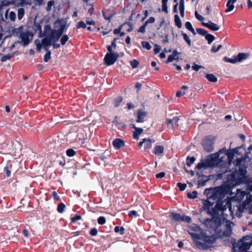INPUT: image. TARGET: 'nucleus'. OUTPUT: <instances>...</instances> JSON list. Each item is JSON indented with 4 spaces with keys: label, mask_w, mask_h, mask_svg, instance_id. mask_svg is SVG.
Masks as SVG:
<instances>
[{
    "label": "nucleus",
    "mask_w": 252,
    "mask_h": 252,
    "mask_svg": "<svg viewBox=\"0 0 252 252\" xmlns=\"http://www.w3.org/2000/svg\"><path fill=\"white\" fill-rule=\"evenodd\" d=\"M144 142L145 150H147L152 147V144L155 142V140L149 138H144Z\"/></svg>",
    "instance_id": "4be33fe9"
},
{
    "label": "nucleus",
    "mask_w": 252,
    "mask_h": 252,
    "mask_svg": "<svg viewBox=\"0 0 252 252\" xmlns=\"http://www.w3.org/2000/svg\"><path fill=\"white\" fill-rule=\"evenodd\" d=\"M249 56V54L247 53H240L237 56H236L237 62H241L243 61L248 59Z\"/></svg>",
    "instance_id": "aec40b11"
},
{
    "label": "nucleus",
    "mask_w": 252,
    "mask_h": 252,
    "mask_svg": "<svg viewBox=\"0 0 252 252\" xmlns=\"http://www.w3.org/2000/svg\"><path fill=\"white\" fill-rule=\"evenodd\" d=\"M177 186L181 191L184 190L186 189V188L187 187L186 184H182L181 183H178L177 184Z\"/></svg>",
    "instance_id": "09e8293b"
},
{
    "label": "nucleus",
    "mask_w": 252,
    "mask_h": 252,
    "mask_svg": "<svg viewBox=\"0 0 252 252\" xmlns=\"http://www.w3.org/2000/svg\"><path fill=\"white\" fill-rule=\"evenodd\" d=\"M8 10H7L5 13V18L8 20V18L11 21H14L16 19V14L13 11H10L9 15L8 14Z\"/></svg>",
    "instance_id": "393cba45"
},
{
    "label": "nucleus",
    "mask_w": 252,
    "mask_h": 252,
    "mask_svg": "<svg viewBox=\"0 0 252 252\" xmlns=\"http://www.w3.org/2000/svg\"><path fill=\"white\" fill-rule=\"evenodd\" d=\"M66 153L68 157H72L75 154V152L73 149H69L66 151Z\"/></svg>",
    "instance_id": "8fccbe9b"
},
{
    "label": "nucleus",
    "mask_w": 252,
    "mask_h": 252,
    "mask_svg": "<svg viewBox=\"0 0 252 252\" xmlns=\"http://www.w3.org/2000/svg\"><path fill=\"white\" fill-rule=\"evenodd\" d=\"M77 27V28H86V25L84 22L80 21L78 23Z\"/></svg>",
    "instance_id": "4d7b16f0"
},
{
    "label": "nucleus",
    "mask_w": 252,
    "mask_h": 252,
    "mask_svg": "<svg viewBox=\"0 0 252 252\" xmlns=\"http://www.w3.org/2000/svg\"><path fill=\"white\" fill-rule=\"evenodd\" d=\"M141 44L142 47L144 48H145L147 50H150L152 48L151 46L150 45V43L147 41H142L141 42Z\"/></svg>",
    "instance_id": "79ce46f5"
},
{
    "label": "nucleus",
    "mask_w": 252,
    "mask_h": 252,
    "mask_svg": "<svg viewBox=\"0 0 252 252\" xmlns=\"http://www.w3.org/2000/svg\"><path fill=\"white\" fill-rule=\"evenodd\" d=\"M223 225L225 227V230L223 231L222 235L224 237H229L232 233V227L234 225L233 222L226 220L224 221Z\"/></svg>",
    "instance_id": "ddd939ff"
},
{
    "label": "nucleus",
    "mask_w": 252,
    "mask_h": 252,
    "mask_svg": "<svg viewBox=\"0 0 252 252\" xmlns=\"http://www.w3.org/2000/svg\"><path fill=\"white\" fill-rule=\"evenodd\" d=\"M209 199L217 200V202L222 199L226 195V192L224 188L218 187L215 188L206 189L204 191Z\"/></svg>",
    "instance_id": "7ed1b4c3"
},
{
    "label": "nucleus",
    "mask_w": 252,
    "mask_h": 252,
    "mask_svg": "<svg viewBox=\"0 0 252 252\" xmlns=\"http://www.w3.org/2000/svg\"><path fill=\"white\" fill-rule=\"evenodd\" d=\"M126 26L128 27V28L126 29V31L127 32H130L132 31L133 26L131 23H125L122 26V27H125Z\"/></svg>",
    "instance_id": "c03bdc74"
},
{
    "label": "nucleus",
    "mask_w": 252,
    "mask_h": 252,
    "mask_svg": "<svg viewBox=\"0 0 252 252\" xmlns=\"http://www.w3.org/2000/svg\"><path fill=\"white\" fill-rule=\"evenodd\" d=\"M195 16L196 18L200 21H202L204 19V17L199 15L196 11L195 12Z\"/></svg>",
    "instance_id": "6e6d98bb"
},
{
    "label": "nucleus",
    "mask_w": 252,
    "mask_h": 252,
    "mask_svg": "<svg viewBox=\"0 0 252 252\" xmlns=\"http://www.w3.org/2000/svg\"><path fill=\"white\" fill-rule=\"evenodd\" d=\"M55 29L52 30L51 26L46 25L44 28V38L41 40V44L36 43L38 48H43L47 51V47L52 45L54 48L57 49L60 47V44L56 43L63 33V20L59 19L54 22ZM36 43V41H35Z\"/></svg>",
    "instance_id": "f257e3e1"
},
{
    "label": "nucleus",
    "mask_w": 252,
    "mask_h": 252,
    "mask_svg": "<svg viewBox=\"0 0 252 252\" xmlns=\"http://www.w3.org/2000/svg\"><path fill=\"white\" fill-rule=\"evenodd\" d=\"M119 57L118 53H108L104 57V61L107 65L113 64L117 60Z\"/></svg>",
    "instance_id": "9b49d317"
},
{
    "label": "nucleus",
    "mask_w": 252,
    "mask_h": 252,
    "mask_svg": "<svg viewBox=\"0 0 252 252\" xmlns=\"http://www.w3.org/2000/svg\"><path fill=\"white\" fill-rule=\"evenodd\" d=\"M164 147L163 146L158 145L154 148L153 153L157 156H159L163 153Z\"/></svg>",
    "instance_id": "5701e85b"
},
{
    "label": "nucleus",
    "mask_w": 252,
    "mask_h": 252,
    "mask_svg": "<svg viewBox=\"0 0 252 252\" xmlns=\"http://www.w3.org/2000/svg\"><path fill=\"white\" fill-rule=\"evenodd\" d=\"M195 160V158L194 157H188L187 158L186 165L188 166H191V164H192L194 163Z\"/></svg>",
    "instance_id": "f704fd0d"
},
{
    "label": "nucleus",
    "mask_w": 252,
    "mask_h": 252,
    "mask_svg": "<svg viewBox=\"0 0 252 252\" xmlns=\"http://www.w3.org/2000/svg\"><path fill=\"white\" fill-rule=\"evenodd\" d=\"M199 240V239H193L195 246L198 249L206 250H208L210 247V246L209 245V244H208L206 243H204L199 242L198 241Z\"/></svg>",
    "instance_id": "dca6fc26"
},
{
    "label": "nucleus",
    "mask_w": 252,
    "mask_h": 252,
    "mask_svg": "<svg viewBox=\"0 0 252 252\" xmlns=\"http://www.w3.org/2000/svg\"><path fill=\"white\" fill-rule=\"evenodd\" d=\"M33 29L36 31H39V36L40 37H44V32L42 33L41 26L39 23H34L33 24Z\"/></svg>",
    "instance_id": "a878e982"
},
{
    "label": "nucleus",
    "mask_w": 252,
    "mask_h": 252,
    "mask_svg": "<svg viewBox=\"0 0 252 252\" xmlns=\"http://www.w3.org/2000/svg\"><path fill=\"white\" fill-rule=\"evenodd\" d=\"M81 219V216L80 215H75L71 218L72 222H75L77 220H80Z\"/></svg>",
    "instance_id": "3c124183"
},
{
    "label": "nucleus",
    "mask_w": 252,
    "mask_h": 252,
    "mask_svg": "<svg viewBox=\"0 0 252 252\" xmlns=\"http://www.w3.org/2000/svg\"><path fill=\"white\" fill-rule=\"evenodd\" d=\"M57 210L59 213L63 212V203H60L58 206Z\"/></svg>",
    "instance_id": "69168bd1"
},
{
    "label": "nucleus",
    "mask_w": 252,
    "mask_h": 252,
    "mask_svg": "<svg viewBox=\"0 0 252 252\" xmlns=\"http://www.w3.org/2000/svg\"><path fill=\"white\" fill-rule=\"evenodd\" d=\"M170 216L172 219L176 221H182L183 216H181L179 214L171 213Z\"/></svg>",
    "instance_id": "cd10ccee"
},
{
    "label": "nucleus",
    "mask_w": 252,
    "mask_h": 252,
    "mask_svg": "<svg viewBox=\"0 0 252 252\" xmlns=\"http://www.w3.org/2000/svg\"><path fill=\"white\" fill-rule=\"evenodd\" d=\"M117 38H115L114 40L112 42V44L110 46H108L107 47V50L109 52V53H114L112 51V48H115L116 46V41Z\"/></svg>",
    "instance_id": "58836bf2"
},
{
    "label": "nucleus",
    "mask_w": 252,
    "mask_h": 252,
    "mask_svg": "<svg viewBox=\"0 0 252 252\" xmlns=\"http://www.w3.org/2000/svg\"><path fill=\"white\" fill-rule=\"evenodd\" d=\"M243 242L239 247V252H247V251L252 246V238L249 236L243 237Z\"/></svg>",
    "instance_id": "6e6552de"
},
{
    "label": "nucleus",
    "mask_w": 252,
    "mask_h": 252,
    "mask_svg": "<svg viewBox=\"0 0 252 252\" xmlns=\"http://www.w3.org/2000/svg\"><path fill=\"white\" fill-rule=\"evenodd\" d=\"M181 34L182 35L184 39L186 41L189 46H191V40L189 36L185 33L182 32Z\"/></svg>",
    "instance_id": "72a5a7b5"
},
{
    "label": "nucleus",
    "mask_w": 252,
    "mask_h": 252,
    "mask_svg": "<svg viewBox=\"0 0 252 252\" xmlns=\"http://www.w3.org/2000/svg\"><path fill=\"white\" fill-rule=\"evenodd\" d=\"M179 120V118L178 117H174L173 119H167L166 124L167 125L171 124L173 127H175L178 126V122Z\"/></svg>",
    "instance_id": "b1692460"
},
{
    "label": "nucleus",
    "mask_w": 252,
    "mask_h": 252,
    "mask_svg": "<svg viewBox=\"0 0 252 252\" xmlns=\"http://www.w3.org/2000/svg\"><path fill=\"white\" fill-rule=\"evenodd\" d=\"M244 152H245L244 145L232 149L230 152L227 154L228 158V164H231V160L235 155H242Z\"/></svg>",
    "instance_id": "9d476101"
},
{
    "label": "nucleus",
    "mask_w": 252,
    "mask_h": 252,
    "mask_svg": "<svg viewBox=\"0 0 252 252\" xmlns=\"http://www.w3.org/2000/svg\"><path fill=\"white\" fill-rule=\"evenodd\" d=\"M52 195L55 200H59L60 199V197L56 191H53L52 193Z\"/></svg>",
    "instance_id": "052dcab7"
},
{
    "label": "nucleus",
    "mask_w": 252,
    "mask_h": 252,
    "mask_svg": "<svg viewBox=\"0 0 252 252\" xmlns=\"http://www.w3.org/2000/svg\"><path fill=\"white\" fill-rule=\"evenodd\" d=\"M174 18L176 26L179 28H181L182 24L179 16L176 14L174 16Z\"/></svg>",
    "instance_id": "473e14b6"
},
{
    "label": "nucleus",
    "mask_w": 252,
    "mask_h": 252,
    "mask_svg": "<svg viewBox=\"0 0 252 252\" xmlns=\"http://www.w3.org/2000/svg\"><path fill=\"white\" fill-rule=\"evenodd\" d=\"M206 78L208 80V81L212 82H216L218 80L217 78L213 74H206Z\"/></svg>",
    "instance_id": "c85d7f7f"
},
{
    "label": "nucleus",
    "mask_w": 252,
    "mask_h": 252,
    "mask_svg": "<svg viewBox=\"0 0 252 252\" xmlns=\"http://www.w3.org/2000/svg\"><path fill=\"white\" fill-rule=\"evenodd\" d=\"M205 39L208 41L209 44H211L215 39V36L208 33L205 36Z\"/></svg>",
    "instance_id": "e433bc0d"
},
{
    "label": "nucleus",
    "mask_w": 252,
    "mask_h": 252,
    "mask_svg": "<svg viewBox=\"0 0 252 252\" xmlns=\"http://www.w3.org/2000/svg\"><path fill=\"white\" fill-rule=\"evenodd\" d=\"M113 145L115 148L119 149L124 146L125 143L122 139L117 138L113 141Z\"/></svg>",
    "instance_id": "a211bd4d"
},
{
    "label": "nucleus",
    "mask_w": 252,
    "mask_h": 252,
    "mask_svg": "<svg viewBox=\"0 0 252 252\" xmlns=\"http://www.w3.org/2000/svg\"><path fill=\"white\" fill-rule=\"evenodd\" d=\"M223 60L227 63H237L236 60V56H233V58L230 59L227 57H224L223 58Z\"/></svg>",
    "instance_id": "c756f323"
},
{
    "label": "nucleus",
    "mask_w": 252,
    "mask_h": 252,
    "mask_svg": "<svg viewBox=\"0 0 252 252\" xmlns=\"http://www.w3.org/2000/svg\"><path fill=\"white\" fill-rule=\"evenodd\" d=\"M12 168V165L10 164L9 165H6L4 168V171L6 173V176L9 177L11 175V171L10 169Z\"/></svg>",
    "instance_id": "4c0bfd02"
},
{
    "label": "nucleus",
    "mask_w": 252,
    "mask_h": 252,
    "mask_svg": "<svg viewBox=\"0 0 252 252\" xmlns=\"http://www.w3.org/2000/svg\"><path fill=\"white\" fill-rule=\"evenodd\" d=\"M241 205L244 207L242 212L244 211V209H245L249 214H252V204L244 203L243 204H241Z\"/></svg>",
    "instance_id": "bb28decb"
},
{
    "label": "nucleus",
    "mask_w": 252,
    "mask_h": 252,
    "mask_svg": "<svg viewBox=\"0 0 252 252\" xmlns=\"http://www.w3.org/2000/svg\"><path fill=\"white\" fill-rule=\"evenodd\" d=\"M97 234V230L95 228H92L90 231V234L92 236H96Z\"/></svg>",
    "instance_id": "e2e57ef3"
},
{
    "label": "nucleus",
    "mask_w": 252,
    "mask_h": 252,
    "mask_svg": "<svg viewBox=\"0 0 252 252\" xmlns=\"http://www.w3.org/2000/svg\"><path fill=\"white\" fill-rule=\"evenodd\" d=\"M222 47L221 45H219L218 47H216L215 46H213L211 48V51L213 53H216L218 52L220 49H221Z\"/></svg>",
    "instance_id": "5fc2aeb1"
},
{
    "label": "nucleus",
    "mask_w": 252,
    "mask_h": 252,
    "mask_svg": "<svg viewBox=\"0 0 252 252\" xmlns=\"http://www.w3.org/2000/svg\"><path fill=\"white\" fill-rule=\"evenodd\" d=\"M212 200L207 199L204 200L203 202L202 208L203 210L207 212L209 215L214 216L218 214V205H214L215 202L211 201Z\"/></svg>",
    "instance_id": "423d86ee"
},
{
    "label": "nucleus",
    "mask_w": 252,
    "mask_h": 252,
    "mask_svg": "<svg viewBox=\"0 0 252 252\" xmlns=\"http://www.w3.org/2000/svg\"><path fill=\"white\" fill-rule=\"evenodd\" d=\"M245 196H246L247 199H249V202L252 201V195L249 194V193L246 192L245 191L237 189V192L234 196V199L236 201V202L233 201L232 202L233 204H237V203L241 204L240 202L243 200Z\"/></svg>",
    "instance_id": "0eeeda50"
},
{
    "label": "nucleus",
    "mask_w": 252,
    "mask_h": 252,
    "mask_svg": "<svg viewBox=\"0 0 252 252\" xmlns=\"http://www.w3.org/2000/svg\"><path fill=\"white\" fill-rule=\"evenodd\" d=\"M55 2L54 0H50L47 2V6L46 7V10L47 12L51 11L52 7L54 5Z\"/></svg>",
    "instance_id": "ea45409f"
},
{
    "label": "nucleus",
    "mask_w": 252,
    "mask_h": 252,
    "mask_svg": "<svg viewBox=\"0 0 252 252\" xmlns=\"http://www.w3.org/2000/svg\"><path fill=\"white\" fill-rule=\"evenodd\" d=\"M237 0H228L226 3L227 8L225 10V12L228 13L231 11L234 8V3Z\"/></svg>",
    "instance_id": "412c9836"
},
{
    "label": "nucleus",
    "mask_w": 252,
    "mask_h": 252,
    "mask_svg": "<svg viewBox=\"0 0 252 252\" xmlns=\"http://www.w3.org/2000/svg\"><path fill=\"white\" fill-rule=\"evenodd\" d=\"M182 221H186L187 222H190L191 221V218L189 217H182Z\"/></svg>",
    "instance_id": "338daca9"
},
{
    "label": "nucleus",
    "mask_w": 252,
    "mask_h": 252,
    "mask_svg": "<svg viewBox=\"0 0 252 252\" xmlns=\"http://www.w3.org/2000/svg\"><path fill=\"white\" fill-rule=\"evenodd\" d=\"M122 101V98L121 97H119L117 98L116 100L115 101V106L118 107L120 103H121Z\"/></svg>",
    "instance_id": "774afa93"
},
{
    "label": "nucleus",
    "mask_w": 252,
    "mask_h": 252,
    "mask_svg": "<svg viewBox=\"0 0 252 252\" xmlns=\"http://www.w3.org/2000/svg\"><path fill=\"white\" fill-rule=\"evenodd\" d=\"M11 57L12 56L11 55H4L1 58V61L2 62H4L7 60H10L11 58Z\"/></svg>",
    "instance_id": "864d4df0"
},
{
    "label": "nucleus",
    "mask_w": 252,
    "mask_h": 252,
    "mask_svg": "<svg viewBox=\"0 0 252 252\" xmlns=\"http://www.w3.org/2000/svg\"><path fill=\"white\" fill-rule=\"evenodd\" d=\"M192 239H200L209 245L214 244L216 241L217 238L214 235H207L205 232L201 231L200 233H190Z\"/></svg>",
    "instance_id": "39448f33"
},
{
    "label": "nucleus",
    "mask_w": 252,
    "mask_h": 252,
    "mask_svg": "<svg viewBox=\"0 0 252 252\" xmlns=\"http://www.w3.org/2000/svg\"><path fill=\"white\" fill-rule=\"evenodd\" d=\"M139 64V62L136 60H134L131 61L130 65L133 68H136Z\"/></svg>",
    "instance_id": "de8ad7c7"
},
{
    "label": "nucleus",
    "mask_w": 252,
    "mask_h": 252,
    "mask_svg": "<svg viewBox=\"0 0 252 252\" xmlns=\"http://www.w3.org/2000/svg\"><path fill=\"white\" fill-rule=\"evenodd\" d=\"M196 32L198 34L205 36L208 33V32L203 29H197Z\"/></svg>",
    "instance_id": "37998d69"
},
{
    "label": "nucleus",
    "mask_w": 252,
    "mask_h": 252,
    "mask_svg": "<svg viewBox=\"0 0 252 252\" xmlns=\"http://www.w3.org/2000/svg\"><path fill=\"white\" fill-rule=\"evenodd\" d=\"M155 21V19L153 17H151L148 20H147L145 22V25H147L149 23H154Z\"/></svg>",
    "instance_id": "bf43d9fd"
},
{
    "label": "nucleus",
    "mask_w": 252,
    "mask_h": 252,
    "mask_svg": "<svg viewBox=\"0 0 252 252\" xmlns=\"http://www.w3.org/2000/svg\"><path fill=\"white\" fill-rule=\"evenodd\" d=\"M246 157L241 156V158H237L236 160L233 162L234 165L239 167V170L236 169L234 171H232L231 173V179L234 181L239 180L244 177L246 170L245 169L240 167V165L241 163L245 160Z\"/></svg>",
    "instance_id": "20e7f679"
},
{
    "label": "nucleus",
    "mask_w": 252,
    "mask_h": 252,
    "mask_svg": "<svg viewBox=\"0 0 252 252\" xmlns=\"http://www.w3.org/2000/svg\"><path fill=\"white\" fill-rule=\"evenodd\" d=\"M124 230L125 229L123 227H120L117 226H116L114 228V231L115 232L118 233L120 232L121 234H123V233H124Z\"/></svg>",
    "instance_id": "a18cd8bd"
},
{
    "label": "nucleus",
    "mask_w": 252,
    "mask_h": 252,
    "mask_svg": "<svg viewBox=\"0 0 252 252\" xmlns=\"http://www.w3.org/2000/svg\"><path fill=\"white\" fill-rule=\"evenodd\" d=\"M202 146L204 149L208 152L212 151L213 149L212 143L209 140H204L202 142Z\"/></svg>",
    "instance_id": "f3484780"
},
{
    "label": "nucleus",
    "mask_w": 252,
    "mask_h": 252,
    "mask_svg": "<svg viewBox=\"0 0 252 252\" xmlns=\"http://www.w3.org/2000/svg\"><path fill=\"white\" fill-rule=\"evenodd\" d=\"M198 193L196 191H193L191 192L187 193V197L189 199H194L197 198Z\"/></svg>",
    "instance_id": "c9c22d12"
},
{
    "label": "nucleus",
    "mask_w": 252,
    "mask_h": 252,
    "mask_svg": "<svg viewBox=\"0 0 252 252\" xmlns=\"http://www.w3.org/2000/svg\"><path fill=\"white\" fill-rule=\"evenodd\" d=\"M201 24L213 31H217L220 29L219 26L211 21H209L208 23L202 22Z\"/></svg>",
    "instance_id": "2eb2a0df"
},
{
    "label": "nucleus",
    "mask_w": 252,
    "mask_h": 252,
    "mask_svg": "<svg viewBox=\"0 0 252 252\" xmlns=\"http://www.w3.org/2000/svg\"><path fill=\"white\" fill-rule=\"evenodd\" d=\"M32 36L33 35L32 33L28 31L22 32L19 35V37L21 39V42L24 46H26L29 44L30 41L32 39Z\"/></svg>",
    "instance_id": "f8f14e48"
},
{
    "label": "nucleus",
    "mask_w": 252,
    "mask_h": 252,
    "mask_svg": "<svg viewBox=\"0 0 252 252\" xmlns=\"http://www.w3.org/2000/svg\"><path fill=\"white\" fill-rule=\"evenodd\" d=\"M25 15V10L23 8H19L18 10V19L19 20H21Z\"/></svg>",
    "instance_id": "2f4dec72"
},
{
    "label": "nucleus",
    "mask_w": 252,
    "mask_h": 252,
    "mask_svg": "<svg viewBox=\"0 0 252 252\" xmlns=\"http://www.w3.org/2000/svg\"><path fill=\"white\" fill-rule=\"evenodd\" d=\"M218 158V155H214L212 157L211 159H207L204 162H200L197 165L196 168L198 169L202 168L206 169L210 166H212L216 163V159Z\"/></svg>",
    "instance_id": "1a4fd4ad"
},
{
    "label": "nucleus",
    "mask_w": 252,
    "mask_h": 252,
    "mask_svg": "<svg viewBox=\"0 0 252 252\" xmlns=\"http://www.w3.org/2000/svg\"><path fill=\"white\" fill-rule=\"evenodd\" d=\"M148 113L142 109H139L137 112V123H143L144 119L147 116Z\"/></svg>",
    "instance_id": "4468645a"
},
{
    "label": "nucleus",
    "mask_w": 252,
    "mask_h": 252,
    "mask_svg": "<svg viewBox=\"0 0 252 252\" xmlns=\"http://www.w3.org/2000/svg\"><path fill=\"white\" fill-rule=\"evenodd\" d=\"M51 58V52L48 51L46 52L44 57V61L45 62H48Z\"/></svg>",
    "instance_id": "49530a36"
},
{
    "label": "nucleus",
    "mask_w": 252,
    "mask_h": 252,
    "mask_svg": "<svg viewBox=\"0 0 252 252\" xmlns=\"http://www.w3.org/2000/svg\"><path fill=\"white\" fill-rule=\"evenodd\" d=\"M147 25H145V24L144 23V25L143 26H142L139 29V30L137 31V32H141V33H144L146 31V27Z\"/></svg>",
    "instance_id": "13d9d810"
},
{
    "label": "nucleus",
    "mask_w": 252,
    "mask_h": 252,
    "mask_svg": "<svg viewBox=\"0 0 252 252\" xmlns=\"http://www.w3.org/2000/svg\"><path fill=\"white\" fill-rule=\"evenodd\" d=\"M165 175V173L164 172H161L159 173H157L156 175V177L157 178H162L164 177Z\"/></svg>",
    "instance_id": "0e129e2a"
},
{
    "label": "nucleus",
    "mask_w": 252,
    "mask_h": 252,
    "mask_svg": "<svg viewBox=\"0 0 252 252\" xmlns=\"http://www.w3.org/2000/svg\"><path fill=\"white\" fill-rule=\"evenodd\" d=\"M178 59V57L173 56V54L169 55L168 57L167 61H166V63H168L175 60Z\"/></svg>",
    "instance_id": "a19ab883"
},
{
    "label": "nucleus",
    "mask_w": 252,
    "mask_h": 252,
    "mask_svg": "<svg viewBox=\"0 0 252 252\" xmlns=\"http://www.w3.org/2000/svg\"><path fill=\"white\" fill-rule=\"evenodd\" d=\"M132 127L135 129V131L133 133V137L135 139H138L139 136L143 132V130L141 128L136 127L135 125H132Z\"/></svg>",
    "instance_id": "6ab92c4d"
},
{
    "label": "nucleus",
    "mask_w": 252,
    "mask_h": 252,
    "mask_svg": "<svg viewBox=\"0 0 252 252\" xmlns=\"http://www.w3.org/2000/svg\"><path fill=\"white\" fill-rule=\"evenodd\" d=\"M202 67L203 66L196 64H194L192 66V69H193L195 71H198L199 69Z\"/></svg>",
    "instance_id": "680f3d73"
},
{
    "label": "nucleus",
    "mask_w": 252,
    "mask_h": 252,
    "mask_svg": "<svg viewBox=\"0 0 252 252\" xmlns=\"http://www.w3.org/2000/svg\"><path fill=\"white\" fill-rule=\"evenodd\" d=\"M185 27L188 30L191 32L193 35L196 34L195 31L194 29L192 28V25L189 22H187L185 23Z\"/></svg>",
    "instance_id": "7c9ffc66"
},
{
    "label": "nucleus",
    "mask_w": 252,
    "mask_h": 252,
    "mask_svg": "<svg viewBox=\"0 0 252 252\" xmlns=\"http://www.w3.org/2000/svg\"><path fill=\"white\" fill-rule=\"evenodd\" d=\"M216 205H218V214L220 212H224L227 208L230 213V215L232 217L236 216L237 217H241L242 210L244 208L243 206L241 204L237 203V204H233L232 202L228 200H225L221 202L218 201L217 202Z\"/></svg>",
    "instance_id": "f03ea898"
},
{
    "label": "nucleus",
    "mask_w": 252,
    "mask_h": 252,
    "mask_svg": "<svg viewBox=\"0 0 252 252\" xmlns=\"http://www.w3.org/2000/svg\"><path fill=\"white\" fill-rule=\"evenodd\" d=\"M97 221L99 224H103L106 222V220L104 217H100L98 218Z\"/></svg>",
    "instance_id": "603ef678"
}]
</instances>
